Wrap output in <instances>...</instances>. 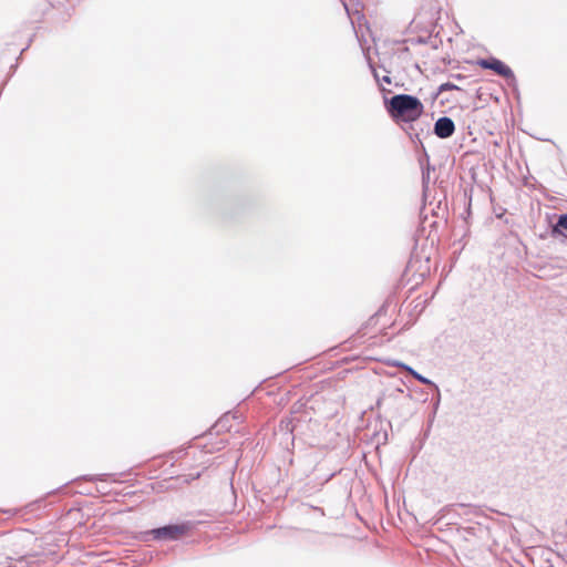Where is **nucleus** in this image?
I'll list each match as a JSON object with an SVG mask.
<instances>
[{
	"instance_id": "1",
	"label": "nucleus",
	"mask_w": 567,
	"mask_h": 567,
	"mask_svg": "<svg viewBox=\"0 0 567 567\" xmlns=\"http://www.w3.org/2000/svg\"><path fill=\"white\" fill-rule=\"evenodd\" d=\"M385 107L392 120L396 123H413L424 112L421 100L410 94H395L385 101Z\"/></svg>"
},
{
	"instance_id": "2",
	"label": "nucleus",
	"mask_w": 567,
	"mask_h": 567,
	"mask_svg": "<svg viewBox=\"0 0 567 567\" xmlns=\"http://www.w3.org/2000/svg\"><path fill=\"white\" fill-rule=\"evenodd\" d=\"M194 528V523L186 520L181 524H168L162 527L142 532L138 539L148 542L150 537L155 540H178Z\"/></svg>"
},
{
	"instance_id": "3",
	"label": "nucleus",
	"mask_w": 567,
	"mask_h": 567,
	"mask_svg": "<svg viewBox=\"0 0 567 567\" xmlns=\"http://www.w3.org/2000/svg\"><path fill=\"white\" fill-rule=\"evenodd\" d=\"M477 65L485 70H492L506 80L515 81L513 70L497 58L480 59Z\"/></svg>"
},
{
	"instance_id": "4",
	"label": "nucleus",
	"mask_w": 567,
	"mask_h": 567,
	"mask_svg": "<svg viewBox=\"0 0 567 567\" xmlns=\"http://www.w3.org/2000/svg\"><path fill=\"white\" fill-rule=\"evenodd\" d=\"M434 134L440 138H449L455 132V124L449 116H441L434 123Z\"/></svg>"
},
{
	"instance_id": "5",
	"label": "nucleus",
	"mask_w": 567,
	"mask_h": 567,
	"mask_svg": "<svg viewBox=\"0 0 567 567\" xmlns=\"http://www.w3.org/2000/svg\"><path fill=\"white\" fill-rule=\"evenodd\" d=\"M394 367H399L403 370H405L409 374H411L415 380H417L420 383L422 384H425V385H430L432 386L436 392H437V401H436V404H439L440 402V389L439 386L432 381L430 380L429 378L420 374L419 372H416L413 368H411L410 365L405 364V363H402V362H394L393 363Z\"/></svg>"
},
{
	"instance_id": "6",
	"label": "nucleus",
	"mask_w": 567,
	"mask_h": 567,
	"mask_svg": "<svg viewBox=\"0 0 567 567\" xmlns=\"http://www.w3.org/2000/svg\"><path fill=\"white\" fill-rule=\"evenodd\" d=\"M564 231H567V213L558 216L556 224L551 227V236L555 238L565 236Z\"/></svg>"
},
{
	"instance_id": "7",
	"label": "nucleus",
	"mask_w": 567,
	"mask_h": 567,
	"mask_svg": "<svg viewBox=\"0 0 567 567\" xmlns=\"http://www.w3.org/2000/svg\"><path fill=\"white\" fill-rule=\"evenodd\" d=\"M452 90H460V87L452 82H445L439 86L437 93H443L445 91H452Z\"/></svg>"
},
{
	"instance_id": "8",
	"label": "nucleus",
	"mask_w": 567,
	"mask_h": 567,
	"mask_svg": "<svg viewBox=\"0 0 567 567\" xmlns=\"http://www.w3.org/2000/svg\"><path fill=\"white\" fill-rule=\"evenodd\" d=\"M374 78H375V80H377L378 82L382 81V82L388 83V84H390V83H391V78H390L389 75H384L382 79H380V78L378 76V74L374 72Z\"/></svg>"
},
{
	"instance_id": "9",
	"label": "nucleus",
	"mask_w": 567,
	"mask_h": 567,
	"mask_svg": "<svg viewBox=\"0 0 567 567\" xmlns=\"http://www.w3.org/2000/svg\"><path fill=\"white\" fill-rule=\"evenodd\" d=\"M343 6H344V9L347 10V12L349 13L348 6L346 3H343Z\"/></svg>"
}]
</instances>
